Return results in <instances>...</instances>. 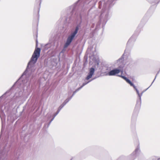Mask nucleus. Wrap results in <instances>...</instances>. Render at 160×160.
Wrapping results in <instances>:
<instances>
[{
  "label": "nucleus",
  "instance_id": "obj_4",
  "mask_svg": "<svg viewBox=\"0 0 160 160\" xmlns=\"http://www.w3.org/2000/svg\"><path fill=\"white\" fill-rule=\"evenodd\" d=\"M155 78L154 79V80L152 82V83H151V85H150V86L147 89H146L145 91H143L141 94H140L139 93V91L138 90V89L136 88V86L134 85L132 87H133V88H134V89L136 90V92H137V94H138V97L139 98V100H140V103H141V96L143 94V93L145 91H146L151 85H152V83H153V82H154L155 79Z\"/></svg>",
  "mask_w": 160,
  "mask_h": 160
},
{
  "label": "nucleus",
  "instance_id": "obj_22",
  "mask_svg": "<svg viewBox=\"0 0 160 160\" xmlns=\"http://www.w3.org/2000/svg\"><path fill=\"white\" fill-rule=\"evenodd\" d=\"M114 68V67H112V68Z\"/></svg>",
  "mask_w": 160,
  "mask_h": 160
},
{
  "label": "nucleus",
  "instance_id": "obj_15",
  "mask_svg": "<svg viewBox=\"0 0 160 160\" xmlns=\"http://www.w3.org/2000/svg\"><path fill=\"white\" fill-rule=\"evenodd\" d=\"M55 117H54L53 116V118L51 119V120L49 122V123H48V126L50 124H51V122H52L53 120V119H54Z\"/></svg>",
  "mask_w": 160,
  "mask_h": 160
},
{
  "label": "nucleus",
  "instance_id": "obj_23",
  "mask_svg": "<svg viewBox=\"0 0 160 160\" xmlns=\"http://www.w3.org/2000/svg\"><path fill=\"white\" fill-rule=\"evenodd\" d=\"M87 82H84V83H87Z\"/></svg>",
  "mask_w": 160,
  "mask_h": 160
},
{
  "label": "nucleus",
  "instance_id": "obj_20",
  "mask_svg": "<svg viewBox=\"0 0 160 160\" xmlns=\"http://www.w3.org/2000/svg\"><path fill=\"white\" fill-rule=\"evenodd\" d=\"M157 160H160V158H158Z\"/></svg>",
  "mask_w": 160,
  "mask_h": 160
},
{
  "label": "nucleus",
  "instance_id": "obj_11",
  "mask_svg": "<svg viewBox=\"0 0 160 160\" xmlns=\"http://www.w3.org/2000/svg\"><path fill=\"white\" fill-rule=\"evenodd\" d=\"M72 98V96H71L69 98H67L65 100L64 102L63 103V104L65 105L68 103L71 99Z\"/></svg>",
  "mask_w": 160,
  "mask_h": 160
},
{
  "label": "nucleus",
  "instance_id": "obj_19",
  "mask_svg": "<svg viewBox=\"0 0 160 160\" xmlns=\"http://www.w3.org/2000/svg\"><path fill=\"white\" fill-rule=\"evenodd\" d=\"M111 67H112V66H111H111H110V67H109V68H110V69H109V70H111Z\"/></svg>",
  "mask_w": 160,
  "mask_h": 160
},
{
  "label": "nucleus",
  "instance_id": "obj_21",
  "mask_svg": "<svg viewBox=\"0 0 160 160\" xmlns=\"http://www.w3.org/2000/svg\"><path fill=\"white\" fill-rule=\"evenodd\" d=\"M109 0V1H110V2H111V1H112V0Z\"/></svg>",
  "mask_w": 160,
  "mask_h": 160
},
{
  "label": "nucleus",
  "instance_id": "obj_5",
  "mask_svg": "<svg viewBox=\"0 0 160 160\" xmlns=\"http://www.w3.org/2000/svg\"><path fill=\"white\" fill-rule=\"evenodd\" d=\"M123 56L124 54H123L122 57L116 62V63H117L118 65L120 68H123L124 65L123 62Z\"/></svg>",
  "mask_w": 160,
  "mask_h": 160
},
{
  "label": "nucleus",
  "instance_id": "obj_12",
  "mask_svg": "<svg viewBox=\"0 0 160 160\" xmlns=\"http://www.w3.org/2000/svg\"><path fill=\"white\" fill-rule=\"evenodd\" d=\"M65 106L64 104L63 103L62 104L61 106L59 107L58 111H59V112L60 111V110L62 109V108Z\"/></svg>",
  "mask_w": 160,
  "mask_h": 160
},
{
  "label": "nucleus",
  "instance_id": "obj_9",
  "mask_svg": "<svg viewBox=\"0 0 160 160\" xmlns=\"http://www.w3.org/2000/svg\"><path fill=\"white\" fill-rule=\"evenodd\" d=\"M118 76L122 77L123 79H124L131 86H133L134 85L132 83V82L126 77L118 75Z\"/></svg>",
  "mask_w": 160,
  "mask_h": 160
},
{
  "label": "nucleus",
  "instance_id": "obj_17",
  "mask_svg": "<svg viewBox=\"0 0 160 160\" xmlns=\"http://www.w3.org/2000/svg\"><path fill=\"white\" fill-rule=\"evenodd\" d=\"M30 84V82H29L28 84V86L27 87V88H29V87Z\"/></svg>",
  "mask_w": 160,
  "mask_h": 160
},
{
  "label": "nucleus",
  "instance_id": "obj_3",
  "mask_svg": "<svg viewBox=\"0 0 160 160\" xmlns=\"http://www.w3.org/2000/svg\"><path fill=\"white\" fill-rule=\"evenodd\" d=\"M110 18L109 15V10L108 9L103 10V12L101 14V18L105 22H106Z\"/></svg>",
  "mask_w": 160,
  "mask_h": 160
},
{
  "label": "nucleus",
  "instance_id": "obj_10",
  "mask_svg": "<svg viewBox=\"0 0 160 160\" xmlns=\"http://www.w3.org/2000/svg\"><path fill=\"white\" fill-rule=\"evenodd\" d=\"M93 79H92V80L88 81V82H87V83H83L82 84V85L79 88H78L80 90L83 86H84L85 85H86L89 82H90Z\"/></svg>",
  "mask_w": 160,
  "mask_h": 160
},
{
  "label": "nucleus",
  "instance_id": "obj_14",
  "mask_svg": "<svg viewBox=\"0 0 160 160\" xmlns=\"http://www.w3.org/2000/svg\"><path fill=\"white\" fill-rule=\"evenodd\" d=\"M160 0H153L152 2H154L155 3H158Z\"/></svg>",
  "mask_w": 160,
  "mask_h": 160
},
{
  "label": "nucleus",
  "instance_id": "obj_13",
  "mask_svg": "<svg viewBox=\"0 0 160 160\" xmlns=\"http://www.w3.org/2000/svg\"><path fill=\"white\" fill-rule=\"evenodd\" d=\"M80 90L78 88H77L75 91L72 95L71 96H72V97L74 95V94L76 93L77 92L79 91Z\"/></svg>",
  "mask_w": 160,
  "mask_h": 160
},
{
  "label": "nucleus",
  "instance_id": "obj_7",
  "mask_svg": "<svg viewBox=\"0 0 160 160\" xmlns=\"http://www.w3.org/2000/svg\"><path fill=\"white\" fill-rule=\"evenodd\" d=\"M140 152V150L138 148H137L130 155V157L132 160L134 159L136 157V156Z\"/></svg>",
  "mask_w": 160,
  "mask_h": 160
},
{
  "label": "nucleus",
  "instance_id": "obj_16",
  "mask_svg": "<svg viewBox=\"0 0 160 160\" xmlns=\"http://www.w3.org/2000/svg\"><path fill=\"white\" fill-rule=\"evenodd\" d=\"M59 111H57V112H56L54 114V115H53V116L54 117H56V116L58 114V113H59Z\"/></svg>",
  "mask_w": 160,
  "mask_h": 160
},
{
  "label": "nucleus",
  "instance_id": "obj_18",
  "mask_svg": "<svg viewBox=\"0 0 160 160\" xmlns=\"http://www.w3.org/2000/svg\"><path fill=\"white\" fill-rule=\"evenodd\" d=\"M148 1L149 2H152V1L151 0H148Z\"/></svg>",
  "mask_w": 160,
  "mask_h": 160
},
{
  "label": "nucleus",
  "instance_id": "obj_24",
  "mask_svg": "<svg viewBox=\"0 0 160 160\" xmlns=\"http://www.w3.org/2000/svg\"><path fill=\"white\" fill-rule=\"evenodd\" d=\"M72 158L71 159V160H72Z\"/></svg>",
  "mask_w": 160,
  "mask_h": 160
},
{
  "label": "nucleus",
  "instance_id": "obj_6",
  "mask_svg": "<svg viewBox=\"0 0 160 160\" xmlns=\"http://www.w3.org/2000/svg\"><path fill=\"white\" fill-rule=\"evenodd\" d=\"M120 70L119 69H113L108 72V75L110 76H114L116 74L119 73L120 72Z\"/></svg>",
  "mask_w": 160,
  "mask_h": 160
},
{
  "label": "nucleus",
  "instance_id": "obj_8",
  "mask_svg": "<svg viewBox=\"0 0 160 160\" xmlns=\"http://www.w3.org/2000/svg\"><path fill=\"white\" fill-rule=\"evenodd\" d=\"M94 68H91L89 70V72L88 73V75L86 78L85 79L86 80H88L90 78H91L92 77V75H93V74H94Z\"/></svg>",
  "mask_w": 160,
  "mask_h": 160
},
{
  "label": "nucleus",
  "instance_id": "obj_1",
  "mask_svg": "<svg viewBox=\"0 0 160 160\" xmlns=\"http://www.w3.org/2000/svg\"><path fill=\"white\" fill-rule=\"evenodd\" d=\"M40 51L41 50L39 48H37L35 49L30 61L28 63L27 68L22 74L21 78L25 75L28 77L29 76L32 72H34L36 69L35 64L40 56Z\"/></svg>",
  "mask_w": 160,
  "mask_h": 160
},
{
  "label": "nucleus",
  "instance_id": "obj_2",
  "mask_svg": "<svg viewBox=\"0 0 160 160\" xmlns=\"http://www.w3.org/2000/svg\"><path fill=\"white\" fill-rule=\"evenodd\" d=\"M78 29L79 28L78 26H77L74 31L72 32L71 35L68 37L67 42L64 45V48H66L70 44L75 36L77 34Z\"/></svg>",
  "mask_w": 160,
  "mask_h": 160
}]
</instances>
